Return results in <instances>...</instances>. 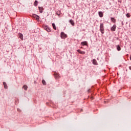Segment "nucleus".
I'll use <instances>...</instances> for the list:
<instances>
[{
	"label": "nucleus",
	"mask_w": 131,
	"mask_h": 131,
	"mask_svg": "<svg viewBox=\"0 0 131 131\" xmlns=\"http://www.w3.org/2000/svg\"><path fill=\"white\" fill-rule=\"evenodd\" d=\"M100 30L102 34H104V33H105V29H104V24L103 23L100 24Z\"/></svg>",
	"instance_id": "nucleus-1"
},
{
	"label": "nucleus",
	"mask_w": 131,
	"mask_h": 131,
	"mask_svg": "<svg viewBox=\"0 0 131 131\" xmlns=\"http://www.w3.org/2000/svg\"><path fill=\"white\" fill-rule=\"evenodd\" d=\"M60 36L61 38L65 39L66 38V34L64 32H61L60 34Z\"/></svg>",
	"instance_id": "nucleus-2"
},
{
	"label": "nucleus",
	"mask_w": 131,
	"mask_h": 131,
	"mask_svg": "<svg viewBox=\"0 0 131 131\" xmlns=\"http://www.w3.org/2000/svg\"><path fill=\"white\" fill-rule=\"evenodd\" d=\"M54 76L55 78H56V79H58V78H60V75H59L58 73H55L54 74Z\"/></svg>",
	"instance_id": "nucleus-3"
},
{
	"label": "nucleus",
	"mask_w": 131,
	"mask_h": 131,
	"mask_svg": "<svg viewBox=\"0 0 131 131\" xmlns=\"http://www.w3.org/2000/svg\"><path fill=\"white\" fill-rule=\"evenodd\" d=\"M111 31H115L116 30V25H114L111 28Z\"/></svg>",
	"instance_id": "nucleus-4"
},
{
	"label": "nucleus",
	"mask_w": 131,
	"mask_h": 131,
	"mask_svg": "<svg viewBox=\"0 0 131 131\" xmlns=\"http://www.w3.org/2000/svg\"><path fill=\"white\" fill-rule=\"evenodd\" d=\"M77 51L78 52V53H79V54H81L82 55H84V54H85V52L81 51V50L79 49L77 50Z\"/></svg>",
	"instance_id": "nucleus-5"
},
{
	"label": "nucleus",
	"mask_w": 131,
	"mask_h": 131,
	"mask_svg": "<svg viewBox=\"0 0 131 131\" xmlns=\"http://www.w3.org/2000/svg\"><path fill=\"white\" fill-rule=\"evenodd\" d=\"M88 45V42L86 41H84L81 42V46H86Z\"/></svg>",
	"instance_id": "nucleus-6"
},
{
	"label": "nucleus",
	"mask_w": 131,
	"mask_h": 131,
	"mask_svg": "<svg viewBox=\"0 0 131 131\" xmlns=\"http://www.w3.org/2000/svg\"><path fill=\"white\" fill-rule=\"evenodd\" d=\"M98 15L100 18H102V17L103 16V12L102 11H99L98 12Z\"/></svg>",
	"instance_id": "nucleus-7"
},
{
	"label": "nucleus",
	"mask_w": 131,
	"mask_h": 131,
	"mask_svg": "<svg viewBox=\"0 0 131 131\" xmlns=\"http://www.w3.org/2000/svg\"><path fill=\"white\" fill-rule=\"evenodd\" d=\"M18 36L19 37V38H20V39H21V40H23V34H22V33H19L18 34Z\"/></svg>",
	"instance_id": "nucleus-8"
},
{
	"label": "nucleus",
	"mask_w": 131,
	"mask_h": 131,
	"mask_svg": "<svg viewBox=\"0 0 131 131\" xmlns=\"http://www.w3.org/2000/svg\"><path fill=\"white\" fill-rule=\"evenodd\" d=\"M69 22H70V24H71V25H72L73 26H74V21H73V20L70 19L69 20Z\"/></svg>",
	"instance_id": "nucleus-9"
},
{
	"label": "nucleus",
	"mask_w": 131,
	"mask_h": 131,
	"mask_svg": "<svg viewBox=\"0 0 131 131\" xmlns=\"http://www.w3.org/2000/svg\"><path fill=\"white\" fill-rule=\"evenodd\" d=\"M93 64L94 65H98V62H97V60H96V59H93Z\"/></svg>",
	"instance_id": "nucleus-10"
},
{
	"label": "nucleus",
	"mask_w": 131,
	"mask_h": 131,
	"mask_svg": "<svg viewBox=\"0 0 131 131\" xmlns=\"http://www.w3.org/2000/svg\"><path fill=\"white\" fill-rule=\"evenodd\" d=\"M34 17L35 18L36 20H39V16L38 15H34Z\"/></svg>",
	"instance_id": "nucleus-11"
},
{
	"label": "nucleus",
	"mask_w": 131,
	"mask_h": 131,
	"mask_svg": "<svg viewBox=\"0 0 131 131\" xmlns=\"http://www.w3.org/2000/svg\"><path fill=\"white\" fill-rule=\"evenodd\" d=\"M45 29H46L48 32H50L51 31V30L48 28V27H45Z\"/></svg>",
	"instance_id": "nucleus-12"
},
{
	"label": "nucleus",
	"mask_w": 131,
	"mask_h": 131,
	"mask_svg": "<svg viewBox=\"0 0 131 131\" xmlns=\"http://www.w3.org/2000/svg\"><path fill=\"white\" fill-rule=\"evenodd\" d=\"M5 89H8V86L7 85V83H6L5 82H4L3 83Z\"/></svg>",
	"instance_id": "nucleus-13"
},
{
	"label": "nucleus",
	"mask_w": 131,
	"mask_h": 131,
	"mask_svg": "<svg viewBox=\"0 0 131 131\" xmlns=\"http://www.w3.org/2000/svg\"><path fill=\"white\" fill-rule=\"evenodd\" d=\"M39 8V12L40 13H42V7H38Z\"/></svg>",
	"instance_id": "nucleus-14"
},
{
	"label": "nucleus",
	"mask_w": 131,
	"mask_h": 131,
	"mask_svg": "<svg viewBox=\"0 0 131 131\" xmlns=\"http://www.w3.org/2000/svg\"><path fill=\"white\" fill-rule=\"evenodd\" d=\"M52 26L54 30H57V28H56V25H55V24H52Z\"/></svg>",
	"instance_id": "nucleus-15"
},
{
	"label": "nucleus",
	"mask_w": 131,
	"mask_h": 131,
	"mask_svg": "<svg viewBox=\"0 0 131 131\" xmlns=\"http://www.w3.org/2000/svg\"><path fill=\"white\" fill-rule=\"evenodd\" d=\"M111 20L112 22H113L114 23H115V22H116V19H115L114 18L112 17L111 18Z\"/></svg>",
	"instance_id": "nucleus-16"
},
{
	"label": "nucleus",
	"mask_w": 131,
	"mask_h": 131,
	"mask_svg": "<svg viewBox=\"0 0 131 131\" xmlns=\"http://www.w3.org/2000/svg\"><path fill=\"white\" fill-rule=\"evenodd\" d=\"M117 50H118V51H120L121 50V48H120V46H119V45H118L117 46Z\"/></svg>",
	"instance_id": "nucleus-17"
},
{
	"label": "nucleus",
	"mask_w": 131,
	"mask_h": 131,
	"mask_svg": "<svg viewBox=\"0 0 131 131\" xmlns=\"http://www.w3.org/2000/svg\"><path fill=\"white\" fill-rule=\"evenodd\" d=\"M23 89H24V90H25V91H27L28 87H27V86H26V85H24V86H23Z\"/></svg>",
	"instance_id": "nucleus-18"
},
{
	"label": "nucleus",
	"mask_w": 131,
	"mask_h": 131,
	"mask_svg": "<svg viewBox=\"0 0 131 131\" xmlns=\"http://www.w3.org/2000/svg\"><path fill=\"white\" fill-rule=\"evenodd\" d=\"M42 83L43 84V85H46L47 84L45 80H42Z\"/></svg>",
	"instance_id": "nucleus-19"
},
{
	"label": "nucleus",
	"mask_w": 131,
	"mask_h": 131,
	"mask_svg": "<svg viewBox=\"0 0 131 131\" xmlns=\"http://www.w3.org/2000/svg\"><path fill=\"white\" fill-rule=\"evenodd\" d=\"M37 4H38L37 1H35L34 3V5L35 7H36V6H37Z\"/></svg>",
	"instance_id": "nucleus-20"
},
{
	"label": "nucleus",
	"mask_w": 131,
	"mask_h": 131,
	"mask_svg": "<svg viewBox=\"0 0 131 131\" xmlns=\"http://www.w3.org/2000/svg\"><path fill=\"white\" fill-rule=\"evenodd\" d=\"M126 16L127 17V18H129L130 17V15H129V13H127L126 14Z\"/></svg>",
	"instance_id": "nucleus-21"
},
{
	"label": "nucleus",
	"mask_w": 131,
	"mask_h": 131,
	"mask_svg": "<svg viewBox=\"0 0 131 131\" xmlns=\"http://www.w3.org/2000/svg\"><path fill=\"white\" fill-rule=\"evenodd\" d=\"M122 25H124L123 21H122Z\"/></svg>",
	"instance_id": "nucleus-22"
},
{
	"label": "nucleus",
	"mask_w": 131,
	"mask_h": 131,
	"mask_svg": "<svg viewBox=\"0 0 131 131\" xmlns=\"http://www.w3.org/2000/svg\"><path fill=\"white\" fill-rule=\"evenodd\" d=\"M129 69L131 70V67H129Z\"/></svg>",
	"instance_id": "nucleus-23"
},
{
	"label": "nucleus",
	"mask_w": 131,
	"mask_h": 131,
	"mask_svg": "<svg viewBox=\"0 0 131 131\" xmlns=\"http://www.w3.org/2000/svg\"><path fill=\"white\" fill-rule=\"evenodd\" d=\"M130 60L131 61V55H130Z\"/></svg>",
	"instance_id": "nucleus-24"
}]
</instances>
